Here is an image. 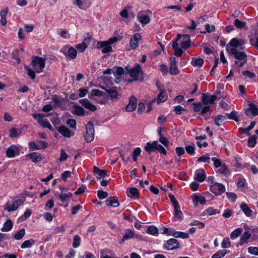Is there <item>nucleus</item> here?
Listing matches in <instances>:
<instances>
[{
  "label": "nucleus",
  "mask_w": 258,
  "mask_h": 258,
  "mask_svg": "<svg viewBox=\"0 0 258 258\" xmlns=\"http://www.w3.org/2000/svg\"><path fill=\"white\" fill-rule=\"evenodd\" d=\"M245 44L244 39L237 38L231 39L228 43L230 46V52L236 59L234 63L238 67H242L247 62V56L243 46Z\"/></svg>",
  "instance_id": "nucleus-1"
},
{
  "label": "nucleus",
  "mask_w": 258,
  "mask_h": 258,
  "mask_svg": "<svg viewBox=\"0 0 258 258\" xmlns=\"http://www.w3.org/2000/svg\"><path fill=\"white\" fill-rule=\"evenodd\" d=\"M45 59L38 56L33 58L32 65L34 70L37 73H40L43 71L45 66Z\"/></svg>",
  "instance_id": "nucleus-2"
},
{
  "label": "nucleus",
  "mask_w": 258,
  "mask_h": 258,
  "mask_svg": "<svg viewBox=\"0 0 258 258\" xmlns=\"http://www.w3.org/2000/svg\"><path fill=\"white\" fill-rule=\"evenodd\" d=\"M25 201V198L18 199L14 201L8 202L4 207V209L8 212L15 211L19 207L22 205Z\"/></svg>",
  "instance_id": "nucleus-3"
},
{
  "label": "nucleus",
  "mask_w": 258,
  "mask_h": 258,
  "mask_svg": "<svg viewBox=\"0 0 258 258\" xmlns=\"http://www.w3.org/2000/svg\"><path fill=\"white\" fill-rule=\"evenodd\" d=\"M127 74L132 78V80H130L129 82H132L137 80L142 75L141 66L139 63H137L134 67L127 70Z\"/></svg>",
  "instance_id": "nucleus-4"
},
{
  "label": "nucleus",
  "mask_w": 258,
  "mask_h": 258,
  "mask_svg": "<svg viewBox=\"0 0 258 258\" xmlns=\"http://www.w3.org/2000/svg\"><path fill=\"white\" fill-rule=\"evenodd\" d=\"M49 114L45 115L42 113H34L33 117L37 120L38 122L43 127L48 128L50 130H52V127L47 119H44V117L48 116Z\"/></svg>",
  "instance_id": "nucleus-5"
},
{
  "label": "nucleus",
  "mask_w": 258,
  "mask_h": 258,
  "mask_svg": "<svg viewBox=\"0 0 258 258\" xmlns=\"http://www.w3.org/2000/svg\"><path fill=\"white\" fill-rule=\"evenodd\" d=\"M60 52L62 53L66 57L70 59H75L77 55V50L72 46L69 45H64L60 50Z\"/></svg>",
  "instance_id": "nucleus-6"
},
{
  "label": "nucleus",
  "mask_w": 258,
  "mask_h": 258,
  "mask_svg": "<svg viewBox=\"0 0 258 258\" xmlns=\"http://www.w3.org/2000/svg\"><path fill=\"white\" fill-rule=\"evenodd\" d=\"M117 40V38L114 37L109 39L108 41H102L99 43V44L100 45V47L102 48L101 50L102 53H106L111 52L112 51V48L110 45L116 42Z\"/></svg>",
  "instance_id": "nucleus-7"
},
{
  "label": "nucleus",
  "mask_w": 258,
  "mask_h": 258,
  "mask_svg": "<svg viewBox=\"0 0 258 258\" xmlns=\"http://www.w3.org/2000/svg\"><path fill=\"white\" fill-rule=\"evenodd\" d=\"M210 190L216 196L221 195L225 192V186L222 183L212 181L211 183Z\"/></svg>",
  "instance_id": "nucleus-8"
},
{
  "label": "nucleus",
  "mask_w": 258,
  "mask_h": 258,
  "mask_svg": "<svg viewBox=\"0 0 258 258\" xmlns=\"http://www.w3.org/2000/svg\"><path fill=\"white\" fill-rule=\"evenodd\" d=\"M86 134L85 135V139L87 142L90 143L94 139V127L93 123L89 121L86 125Z\"/></svg>",
  "instance_id": "nucleus-9"
},
{
  "label": "nucleus",
  "mask_w": 258,
  "mask_h": 258,
  "mask_svg": "<svg viewBox=\"0 0 258 258\" xmlns=\"http://www.w3.org/2000/svg\"><path fill=\"white\" fill-rule=\"evenodd\" d=\"M28 147L30 151L38 150L46 148L47 144L43 141H36L29 142Z\"/></svg>",
  "instance_id": "nucleus-10"
},
{
  "label": "nucleus",
  "mask_w": 258,
  "mask_h": 258,
  "mask_svg": "<svg viewBox=\"0 0 258 258\" xmlns=\"http://www.w3.org/2000/svg\"><path fill=\"white\" fill-rule=\"evenodd\" d=\"M20 149L15 145H11L6 151V155L9 158H13L20 154Z\"/></svg>",
  "instance_id": "nucleus-11"
},
{
  "label": "nucleus",
  "mask_w": 258,
  "mask_h": 258,
  "mask_svg": "<svg viewBox=\"0 0 258 258\" xmlns=\"http://www.w3.org/2000/svg\"><path fill=\"white\" fill-rule=\"evenodd\" d=\"M137 18L138 20L142 24L143 26L148 24L150 22V19L149 16L144 12H140L137 15Z\"/></svg>",
  "instance_id": "nucleus-12"
},
{
  "label": "nucleus",
  "mask_w": 258,
  "mask_h": 258,
  "mask_svg": "<svg viewBox=\"0 0 258 258\" xmlns=\"http://www.w3.org/2000/svg\"><path fill=\"white\" fill-rule=\"evenodd\" d=\"M245 113L248 117L251 118L258 115V108L253 104H250L249 107L245 110Z\"/></svg>",
  "instance_id": "nucleus-13"
},
{
  "label": "nucleus",
  "mask_w": 258,
  "mask_h": 258,
  "mask_svg": "<svg viewBox=\"0 0 258 258\" xmlns=\"http://www.w3.org/2000/svg\"><path fill=\"white\" fill-rule=\"evenodd\" d=\"M179 247V243L174 238H171L167 240L164 244L165 248L168 250H173Z\"/></svg>",
  "instance_id": "nucleus-14"
},
{
  "label": "nucleus",
  "mask_w": 258,
  "mask_h": 258,
  "mask_svg": "<svg viewBox=\"0 0 258 258\" xmlns=\"http://www.w3.org/2000/svg\"><path fill=\"white\" fill-rule=\"evenodd\" d=\"M79 102L84 107L90 111H94L97 109L96 107L87 99H81Z\"/></svg>",
  "instance_id": "nucleus-15"
},
{
  "label": "nucleus",
  "mask_w": 258,
  "mask_h": 258,
  "mask_svg": "<svg viewBox=\"0 0 258 258\" xmlns=\"http://www.w3.org/2000/svg\"><path fill=\"white\" fill-rule=\"evenodd\" d=\"M137 99L134 96H131L130 98L129 103L125 108V110L127 112H132L134 111L137 107Z\"/></svg>",
  "instance_id": "nucleus-16"
},
{
  "label": "nucleus",
  "mask_w": 258,
  "mask_h": 258,
  "mask_svg": "<svg viewBox=\"0 0 258 258\" xmlns=\"http://www.w3.org/2000/svg\"><path fill=\"white\" fill-rule=\"evenodd\" d=\"M142 37L139 33H135L131 38L130 41V47L134 49L138 46L139 41L141 40Z\"/></svg>",
  "instance_id": "nucleus-17"
},
{
  "label": "nucleus",
  "mask_w": 258,
  "mask_h": 258,
  "mask_svg": "<svg viewBox=\"0 0 258 258\" xmlns=\"http://www.w3.org/2000/svg\"><path fill=\"white\" fill-rule=\"evenodd\" d=\"M170 59V69L169 72L171 75H176L178 73V68L176 65L175 58L174 56H171Z\"/></svg>",
  "instance_id": "nucleus-18"
},
{
  "label": "nucleus",
  "mask_w": 258,
  "mask_h": 258,
  "mask_svg": "<svg viewBox=\"0 0 258 258\" xmlns=\"http://www.w3.org/2000/svg\"><path fill=\"white\" fill-rule=\"evenodd\" d=\"M206 178V173L202 169L197 170L195 172L194 178L199 182H203Z\"/></svg>",
  "instance_id": "nucleus-19"
},
{
  "label": "nucleus",
  "mask_w": 258,
  "mask_h": 258,
  "mask_svg": "<svg viewBox=\"0 0 258 258\" xmlns=\"http://www.w3.org/2000/svg\"><path fill=\"white\" fill-rule=\"evenodd\" d=\"M169 235H172L175 238H181L183 239H186L189 237L188 233L180 231H176L174 230H170V232L169 233Z\"/></svg>",
  "instance_id": "nucleus-20"
},
{
  "label": "nucleus",
  "mask_w": 258,
  "mask_h": 258,
  "mask_svg": "<svg viewBox=\"0 0 258 258\" xmlns=\"http://www.w3.org/2000/svg\"><path fill=\"white\" fill-rule=\"evenodd\" d=\"M26 156L29 158L34 163L39 162L42 159L41 154L37 152H33L28 154L26 155Z\"/></svg>",
  "instance_id": "nucleus-21"
},
{
  "label": "nucleus",
  "mask_w": 258,
  "mask_h": 258,
  "mask_svg": "<svg viewBox=\"0 0 258 258\" xmlns=\"http://www.w3.org/2000/svg\"><path fill=\"white\" fill-rule=\"evenodd\" d=\"M251 234L247 231H244L241 235L239 244L240 246L243 245L244 244L248 243V240L251 237Z\"/></svg>",
  "instance_id": "nucleus-22"
},
{
  "label": "nucleus",
  "mask_w": 258,
  "mask_h": 258,
  "mask_svg": "<svg viewBox=\"0 0 258 258\" xmlns=\"http://www.w3.org/2000/svg\"><path fill=\"white\" fill-rule=\"evenodd\" d=\"M134 236V232L130 229H127L125 231L124 234L122 238L119 240V243L121 244L124 242V241L133 238Z\"/></svg>",
  "instance_id": "nucleus-23"
},
{
  "label": "nucleus",
  "mask_w": 258,
  "mask_h": 258,
  "mask_svg": "<svg viewBox=\"0 0 258 258\" xmlns=\"http://www.w3.org/2000/svg\"><path fill=\"white\" fill-rule=\"evenodd\" d=\"M93 169L96 177L98 179L104 178L107 176V171L106 170H101L96 166H94Z\"/></svg>",
  "instance_id": "nucleus-24"
},
{
  "label": "nucleus",
  "mask_w": 258,
  "mask_h": 258,
  "mask_svg": "<svg viewBox=\"0 0 258 258\" xmlns=\"http://www.w3.org/2000/svg\"><path fill=\"white\" fill-rule=\"evenodd\" d=\"M74 109L72 111L73 114L77 115L79 116H83L85 115V110L80 106L78 105H74Z\"/></svg>",
  "instance_id": "nucleus-25"
},
{
  "label": "nucleus",
  "mask_w": 258,
  "mask_h": 258,
  "mask_svg": "<svg viewBox=\"0 0 258 258\" xmlns=\"http://www.w3.org/2000/svg\"><path fill=\"white\" fill-rule=\"evenodd\" d=\"M105 203L106 205L113 207H117L119 205L118 198L116 197L108 198L106 200Z\"/></svg>",
  "instance_id": "nucleus-26"
},
{
  "label": "nucleus",
  "mask_w": 258,
  "mask_h": 258,
  "mask_svg": "<svg viewBox=\"0 0 258 258\" xmlns=\"http://www.w3.org/2000/svg\"><path fill=\"white\" fill-rule=\"evenodd\" d=\"M217 97L215 95L209 96L206 94H204L202 96V101L205 104L208 103L213 104L216 100Z\"/></svg>",
  "instance_id": "nucleus-27"
},
{
  "label": "nucleus",
  "mask_w": 258,
  "mask_h": 258,
  "mask_svg": "<svg viewBox=\"0 0 258 258\" xmlns=\"http://www.w3.org/2000/svg\"><path fill=\"white\" fill-rule=\"evenodd\" d=\"M73 197V195L70 192H63L61 190L59 196V199L61 202H64L69 200H70Z\"/></svg>",
  "instance_id": "nucleus-28"
},
{
  "label": "nucleus",
  "mask_w": 258,
  "mask_h": 258,
  "mask_svg": "<svg viewBox=\"0 0 258 258\" xmlns=\"http://www.w3.org/2000/svg\"><path fill=\"white\" fill-rule=\"evenodd\" d=\"M183 40L181 42V46L185 50L190 46V37L189 35L187 34L183 35Z\"/></svg>",
  "instance_id": "nucleus-29"
},
{
  "label": "nucleus",
  "mask_w": 258,
  "mask_h": 258,
  "mask_svg": "<svg viewBox=\"0 0 258 258\" xmlns=\"http://www.w3.org/2000/svg\"><path fill=\"white\" fill-rule=\"evenodd\" d=\"M241 211L244 213L246 216L250 217L252 214V211L247 206L245 203H242L240 205Z\"/></svg>",
  "instance_id": "nucleus-30"
},
{
  "label": "nucleus",
  "mask_w": 258,
  "mask_h": 258,
  "mask_svg": "<svg viewBox=\"0 0 258 258\" xmlns=\"http://www.w3.org/2000/svg\"><path fill=\"white\" fill-rule=\"evenodd\" d=\"M193 203L195 205H197L199 203L204 205L206 203V200L205 197L201 196L195 195L193 198Z\"/></svg>",
  "instance_id": "nucleus-31"
},
{
  "label": "nucleus",
  "mask_w": 258,
  "mask_h": 258,
  "mask_svg": "<svg viewBox=\"0 0 258 258\" xmlns=\"http://www.w3.org/2000/svg\"><path fill=\"white\" fill-rule=\"evenodd\" d=\"M220 213V211L215 209L213 207H209L207 209L204 211L203 214L204 216H211Z\"/></svg>",
  "instance_id": "nucleus-32"
},
{
  "label": "nucleus",
  "mask_w": 258,
  "mask_h": 258,
  "mask_svg": "<svg viewBox=\"0 0 258 258\" xmlns=\"http://www.w3.org/2000/svg\"><path fill=\"white\" fill-rule=\"evenodd\" d=\"M35 243V241L33 239H30L26 240L25 241H24L21 244L20 247L21 248H23V249L30 248L34 245Z\"/></svg>",
  "instance_id": "nucleus-33"
},
{
  "label": "nucleus",
  "mask_w": 258,
  "mask_h": 258,
  "mask_svg": "<svg viewBox=\"0 0 258 258\" xmlns=\"http://www.w3.org/2000/svg\"><path fill=\"white\" fill-rule=\"evenodd\" d=\"M13 222L11 220H8L3 224V227L1 228V231L3 232H8L10 231L13 228Z\"/></svg>",
  "instance_id": "nucleus-34"
},
{
  "label": "nucleus",
  "mask_w": 258,
  "mask_h": 258,
  "mask_svg": "<svg viewBox=\"0 0 258 258\" xmlns=\"http://www.w3.org/2000/svg\"><path fill=\"white\" fill-rule=\"evenodd\" d=\"M106 92L111 100L116 99L119 95L118 92L114 88L107 89Z\"/></svg>",
  "instance_id": "nucleus-35"
},
{
  "label": "nucleus",
  "mask_w": 258,
  "mask_h": 258,
  "mask_svg": "<svg viewBox=\"0 0 258 258\" xmlns=\"http://www.w3.org/2000/svg\"><path fill=\"white\" fill-rule=\"evenodd\" d=\"M58 131L65 137L70 138L71 136L70 131L65 126H60Z\"/></svg>",
  "instance_id": "nucleus-36"
},
{
  "label": "nucleus",
  "mask_w": 258,
  "mask_h": 258,
  "mask_svg": "<svg viewBox=\"0 0 258 258\" xmlns=\"http://www.w3.org/2000/svg\"><path fill=\"white\" fill-rule=\"evenodd\" d=\"M145 150L148 153L151 154L152 152L156 150L154 141L152 143L148 142L145 147Z\"/></svg>",
  "instance_id": "nucleus-37"
},
{
  "label": "nucleus",
  "mask_w": 258,
  "mask_h": 258,
  "mask_svg": "<svg viewBox=\"0 0 258 258\" xmlns=\"http://www.w3.org/2000/svg\"><path fill=\"white\" fill-rule=\"evenodd\" d=\"M146 232L153 235H157L158 229L155 226L150 225L147 227Z\"/></svg>",
  "instance_id": "nucleus-38"
},
{
  "label": "nucleus",
  "mask_w": 258,
  "mask_h": 258,
  "mask_svg": "<svg viewBox=\"0 0 258 258\" xmlns=\"http://www.w3.org/2000/svg\"><path fill=\"white\" fill-rule=\"evenodd\" d=\"M192 65L194 67H201L204 63V59L201 58H194L191 62Z\"/></svg>",
  "instance_id": "nucleus-39"
},
{
  "label": "nucleus",
  "mask_w": 258,
  "mask_h": 258,
  "mask_svg": "<svg viewBox=\"0 0 258 258\" xmlns=\"http://www.w3.org/2000/svg\"><path fill=\"white\" fill-rule=\"evenodd\" d=\"M179 209V206L174 207V218L176 220H181L183 217V214Z\"/></svg>",
  "instance_id": "nucleus-40"
},
{
  "label": "nucleus",
  "mask_w": 258,
  "mask_h": 258,
  "mask_svg": "<svg viewBox=\"0 0 258 258\" xmlns=\"http://www.w3.org/2000/svg\"><path fill=\"white\" fill-rule=\"evenodd\" d=\"M167 98V96L166 92L164 91H162L160 92L158 95L157 102L158 104L165 102Z\"/></svg>",
  "instance_id": "nucleus-41"
},
{
  "label": "nucleus",
  "mask_w": 258,
  "mask_h": 258,
  "mask_svg": "<svg viewBox=\"0 0 258 258\" xmlns=\"http://www.w3.org/2000/svg\"><path fill=\"white\" fill-rule=\"evenodd\" d=\"M127 196L129 197H138L139 195V191L137 188L131 187L129 189L128 191H127Z\"/></svg>",
  "instance_id": "nucleus-42"
},
{
  "label": "nucleus",
  "mask_w": 258,
  "mask_h": 258,
  "mask_svg": "<svg viewBox=\"0 0 258 258\" xmlns=\"http://www.w3.org/2000/svg\"><path fill=\"white\" fill-rule=\"evenodd\" d=\"M154 144L156 148V150L159 151L161 154L166 155V151L165 149L160 144L158 143V141H154Z\"/></svg>",
  "instance_id": "nucleus-43"
},
{
  "label": "nucleus",
  "mask_w": 258,
  "mask_h": 258,
  "mask_svg": "<svg viewBox=\"0 0 258 258\" xmlns=\"http://www.w3.org/2000/svg\"><path fill=\"white\" fill-rule=\"evenodd\" d=\"M226 119V117L223 115H218L215 119V123L218 126H221L224 123V120Z\"/></svg>",
  "instance_id": "nucleus-44"
},
{
  "label": "nucleus",
  "mask_w": 258,
  "mask_h": 258,
  "mask_svg": "<svg viewBox=\"0 0 258 258\" xmlns=\"http://www.w3.org/2000/svg\"><path fill=\"white\" fill-rule=\"evenodd\" d=\"M242 229L240 228H237L235 229L230 234V237L232 239H235L237 238L242 232Z\"/></svg>",
  "instance_id": "nucleus-45"
},
{
  "label": "nucleus",
  "mask_w": 258,
  "mask_h": 258,
  "mask_svg": "<svg viewBox=\"0 0 258 258\" xmlns=\"http://www.w3.org/2000/svg\"><path fill=\"white\" fill-rule=\"evenodd\" d=\"M25 234V229H21L20 231H18L14 235V238L16 240H20L22 239Z\"/></svg>",
  "instance_id": "nucleus-46"
},
{
  "label": "nucleus",
  "mask_w": 258,
  "mask_h": 258,
  "mask_svg": "<svg viewBox=\"0 0 258 258\" xmlns=\"http://www.w3.org/2000/svg\"><path fill=\"white\" fill-rule=\"evenodd\" d=\"M81 237L80 236L76 235L74 236L73 242V246L74 248H78L81 242Z\"/></svg>",
  "instance_id": "nucleus-47"
},
{
  "label": "nucleus",
  "mask_w": 258,
  "mask_h": 258,
  "mask_svg": "<svg viewBox=\"0 0 258 258\" xmlns=\"http://www.w3.org/2000/svg\"><path fill=\"white\" fill-rule=\"evenodd\" d=\"M255 124V121H251L250 122L249 125L247 127H246L245 128L241 129L242 132L247 134L248 136H249L250 134L249 133V132L254 126Z\"/></svg>",
  "instance_id": "nucleus-48"
},
{
  "label": "nucleus",
  "mask_w": 258,
  "mask_h": 258,
  "mask_svg": "<svg viewBox=\"0 0 258 258\" xmlns=\"http://www.w3.org/2000/svg\"><path fill=\"white\" fill-rule=\"evenodd\" d=\"M226 254V250H220L213 255L212 258H222Z\"/></svg>",
  "instance_id": "nucleus-49"
},
{
  "label": "nucleus",
  "mask_w": 258,
  "mask_h": 258,
  "mask_svg": "<svg viewBox=\"0 0 258 258\" xmlns=\"http://www.w3.org/2000/svg\"><path fill=\"white\" fill-rule=\"evenodd\" d=\"M76 48L80 52H83L87 47V45L84 42L79 43L76 46Z\"/></svg>",
  "instance_id": "nucleus-50"
},
{
  "label": "nucleus",
  "mask_w": 258,
  "mask_h": 258,
  "mask_svg": "<svg viewBox=\"0 0 258 258\" xmlns=\"http://www.w3.org/2000/svg\"><path fill=\"white\" fill-rule=\"evenodd\" d=\"M10 137L11 138H14L19 135L21 132L20 130L13 127L10 130Z\"/></svg>",
  "instance_id": "nucleus-51"
},
{
  "label": "nucleus",
  "mask_w": 258,
  "mask_h": 258,
  "mask_svg": "<svg viewBox=\"0 0 258 258\" xmlns=\"http://www.w3.org/2000/svg\"><path fill=\"white\" fill-rule=\"evenodd\" d=\"M234 25L237 28L241 29L246 26V23L242 22L238 19H235L234 21Z\"/></svg>",
  "instance_id": "nucleus-52"
},
{
  "label": "nucleus",
  "mask_w": 258,
  "mask_h": 258,
  "mask_svg": "<svg viewBox=\"0 0 258 258\" xmlns=\"http://www.w3.org/2000/svg\"><path fill=\"white\" fill-rule=\"evenodd\" d=\"M192 226H198L199 229H202L205 227V224L197 220H192L190 223Z\"/></svg>",
  "instance_id": "nucleus-53"
},
{
  "label": "nucleus",
  "mask_w": 258,
  "mask_h": 258,
  "mask_svg": "<svg viewBox=\"0 0 258 258\" xmlns=\"http://www.w3.org/2000/svg\"><path fill=\"white\" fill-rule=\"evenodd\" d=\"M249 42L252 46L258 49V36H254L251 38L249 39Z\"/></svg>",
  "instance_id": "nucleus-54"
},
{
  "label": "nucleus",
  "mask_w": 258,
  "mask_h": 258,
  "mask_svg": "<svg viewBox=\"0 0 258 258\" xmlns=\"http://www.w3.org/2000/svg\"><path fill=\"white\" fill-rule=\"evenodd\" d=\"M25 69L28 72V75L32 79H34L35 78V71H34L31 69H30L28 66H25Z\"/></svg>",
  "instance_id": "nucleus-55"
},
{
  "label": "nucleus",
  "mask_w": 258,
  "mask_h": 258,
  "mask_svg": "<svg viewBox=\"0 0 258 258\" xmlns=\"http://www.w3.org/2000/svg\"><path fill=\"white\" fill-rule=\"evenodd\" d=\"M230 241L228 237L224 238L221 243V246L222 248H228L230 246Z\"/></svg>",
  "instance_id": "nucleus-56"
},
{
  "label": "nucleus",
  "mask_w": 258,
  "mask_h": 258,
  "mask_svg": "<svg viewBox=\"0 0 258 258\" xmlns=\"http://www.w3.org/2000/svg\"><path fill=\"white\" fill-rule=\"evenodd\" d=\"M185 150L186 152L190 155H194L195 153V146L194 145L186 146Z\"/></svg>",
  "instance_id": "nucleus-57"
},
{
  "label": "nucleus",
  "mask_w": 258,
  "mask_h": 258,
  "mask_svg": "<svg viewBox=\"0 0 258 258\" xmlns=\"http://www.w3.org/2000/svg\"><path fill=\"white\" fill-rule=\"evenodd\" d=\"M69 157L68 155L64 152L63 149L60 150V156L59 158V160L60 162L66 161Z\"/></svg>",
  "instance_id": "nucleus-58"
},
{
  "label": "nucleus",
  "mask_w": 258,
  "mask_h": 258,
  "mask_svg": "<svg viewBox=\"0 0 258 258\" xmlns=\"http://www.w3.org/2000/svg\"><path fill=\"white\" fill-rule=\"evenodd\" d=\"M141 152V149L140 148H139V147L136 148L134 150L133 153V158L135 161H137V157H138V156H139Z\"/></svg>",
  "instance_id": "nucleus-59"
},
{
  "label": "nucleus",
  "mask_w": 258,
  "mask_h": 258,
  "mask_svg": "<svg viewBox=\"0 0 258 258\" xmlns=\"http://www.w3.org/2000/svg\"><path fill=\"white\" fill-rule=\"evenodd\" d=\"M12 57L13 58L15 59L18 63H20L21 62V59L19 57V51L18 50H14L12 52Z\"/></svg>",
  "instance_id": "nucleus-60"
},
{
  "label": "nucleus",
  "mask_w": 258,
  "mask_h": 258,
  "mask_svg": "<svg viewBox=\"0 0 258 258\" xmlns=\"http://www.w3.org/2000/svg\"><path fill=\"white\" fill-rule=\"evenodd\" d=\"M51 100L57 106H60L61 105L62 101L61 98L58 97L57 96H53Z\"/></svg>",
  "instance_id": "nucleus-61"
},
{
  "label": "nucleus",
  "mask_w": 258,
  "mask_h": 258,
  "mask_svg": "<svg viewBox=\"0 0 258 258\" xmlns=\"http://www.w3.org/2000/svg\"><path fill=\"white\" fill-rule=\"evenodd\" d=\"M248 146L254 147L256 144V138L255 136L250 137L248 140Z\"/></svg>",
  "instance_id": "nucleus-62"
},
{
  "label": "nucleus",
  "mask_w": 258,
  "mask_h": 258,
  "mask_svg": "<svg viewBox=\"0 0 258 258\" xmlns=\"http://www.w3.org/2000/svg\"><path fill=\"white\" fill-rule=\"evenodd\" d=\"M219 168H220L218 170L217 172L224 175H226L227 171V167L224 164H223Z\"/></svg>",
  "instance_id": "nucleus-63"
},
{
  "label": "nucleus",
  "mask_w": 258,
  "mask_h": 258,
  "mask_svg": "<svg viewBox=\"0 0 258 258\" xmlns=\"http://www.w3.org/2000/svg\"><path fill=\"white\" fill-rule=\"evenodd\" d=\"M247 250L250 254L258 255V247L250 246L248 248Z\"/></svg>",
  "instance_id": "nucleus-64"
}]
</instances>
